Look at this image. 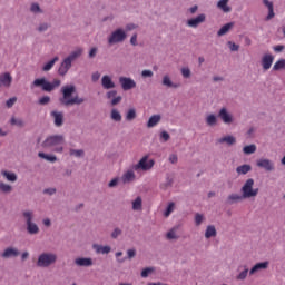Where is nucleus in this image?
<instances>
[{"label": "nucleus", "instance_id": "f257e3e1", "mask_svg": "<svg viewBox=\"0 0 285 285\" xmlns=\"http://www.w3.org/2000/svg\"><path fill=\"white\" fill-rule=\"evenodd\" d=\"M76 90L77 88L75 87V85H68L61 88L62 98L60 99V102L62 104V106H81V104H83L85 99L79 98V96L70 98L72 97V95H75Z\"/></svg>", "mask_w": 285, "mask_h": 285}, {"label": "nucleus", "instance_id": "f03ea898", "mask_svg": "<svg viewBox=\"0 0 285 285\" xmlns=\"http://www.w3.org/2000/svg\"><path fill=\"white\" fill-rule=\"evenodd\" d=\"M65 142L66 140L61 135L49 136L42 142V148H51L53 153H63Z\"/></svg>", "mask_w": 285, "mask_h": 285}, {"label": "nucleus", "instance_id": "7ed1b4c3", "mask_svg": "<svg viewBox=\"0 0 285 285\" xmlns=\"http://www.w3.org/2000/svg\"><path fill=\"white\" fill-rule=\"evenodd\" d=\"M59 86H61V80L59 79H55L50 82L46 80V78H38L32 82L31 88H42L45 92H52V90L59 88Z\"/></svg>", "mask_w": 285, "mask_h": 285}, {"label": "nucleus", "instance_id": "20e7f679", "mask_svg": "<svg viewBox=\"0 0 285 285\" xmlns=\"http://www.w3.org/2000/svg\"><path fill=\"white\" fill-rule=\"evenodd\" d=\"M253 186H255L253 178H248L243 185L240 191L245 199H250V197H257L259 195V188H253Z\"/></svg>", "mask_w": 285, "mask_h": 285}, {"label": "nucleus", "instance_id": "39448f33", "mask_svg": "<svg viewBox=\"0 0 285 285\" xmlns=\"http://www.w3.org/2000/svg\"><path fill=\"white\" fill-rule=\"evenodd\" d=\"M57 262V254L52 253H42L38 257L37 266L40 268H48V266H52Z\"/></svg>", "mask_w": 285, "mask_h": 285}, {"label": "nucleus", "instance_id": "423d86ee", "mask_svg": "<svg viewBox=\"0 0 285 285\" xmlns=\"http://www.w3.org/2000/svg\"><path fill=\"white\" fill-rule=\"evenodd\" d=\"M22 215L27 222V230L29 235H37L39 233V226L32 223V217H35V214L30 210H26L22 213Z\"/></svg>", "mask_w": 285, "mask_h": 285}, {"label": "nucleus", "instance_id": "0eeeda50", "mask_svg": "<svg viewBox=\"0 0 285 285\" xmlns=\"http://www.w3.org/2000/svg\"><path fill=\"white\" fill-rule=\"evenodd\" d=\"M126 31H124V29H116L114 32H111V35L108 38V43L110 46L115 45V43H121L124 41H126Z\"/></svg>", "mask_w": 285, "mask_h": 285}, {"label": "nucleus", "instance_id": "6e6552de", "mask_svg": "<svg viewBox=\"0 0 285 285\" xmlns=\"http://www.w3.org/2000/svg\"><path fill=\"white\" fill-rule=\"evenodd\" d=\"M155 166V160H148V156H144L138 164L134 166V170H150Z\"/></svg>", "mask_w": 285, "mask_h": 285}, {"label": "nucleus", "instance_id": "1a4fd4ad", "mask_svg": "<svg viewBox=\"0 0 285 285\" xmlns=\"http://www.w3.org/2000/svg\"><path fill=\"white\" fill-rule=\"evenodd\" d=\"M119 83H120L122 90H132V88H137V82H135L132 80V78L120 77Z\"/></svg>", "mask_w": 285, "mask_h": 285}, {"label": "nucleus", "instance_id": "9d476101", "mask_svg": "<svg viewBox=\"0 0 285 285\" xmlns=\"http://www.w3.org/2000/svg\"><path fill=\"white\" fill-rule=\"evenodd\" d=\"M204 22H206V14L200 13L196 18H191L187 20V26L189 28H198L200 23H204Z\"/></svg>", "mask_w": 285, "mask_h": 285}, {"label": "nucleus", "instance_id": "9b49d317", "mask_svg": "<svg viewBox=\"0 0 285 285\" xmlns=\"http://www.w3.org/2000/svg\"><path fill=\"white\" fill-rule=\"evenodd\" d=\"M256 166H258V168H264V170H267V173H271V170H275V165L273 164V161L266 158L258 159Z\"/></svg>", "mask_w": 285, "mask_h": 285}, {"label": "nucleus", "instance_id": "f8f14e48", "mask_svg": "<svg viewBox=\"0 0 285 285\" xmlns=\"http://www.w3.org/2000/svg\"><path fill=\"white\" fill-rule=\"evenodd\" d=\"M70 68H72L71 60H69V58H65L63 61L61 62L59 69H58V73L61 77H66V75H68V70H70Z\"/></svg>", "mask_w": 285, "mask_h": 285}, {"label": "nucleus", "instance_id": "ddd939ff", "mask_svg": "<svg viewBox=\"0 0 285 285\" xmlns=\"http://www.w3.org/2000/svg\"><path fill=\"white\" fill-rule=\"evenodd\" d=\"M12 86V76L10 72L0 75V88H10Z\"/></svg>", "mask_w": 285, "mask_h": 285}, {"label": "nucleus", "instance_id": "4468645a", "mask_svg": "<svg viewBox=\"0 0 285 285\" xmlns=\"http://www.w3.org/2000/svg\"><path fill=\"white\" fill-rule=\"evenodd\" d=\"M50 115L53 118L55 126H57L58 128L63 126V112L53 110Z\"/></svg>", "mask_w": 285, "mask_h": 285}, {"label": "nucleus", "instance_id": "2eb2a0df", "mask_svg": "<svg viewBox=\"0 0 285 285\" xmlns=\"http://www.w3.org/2000/svg\"><path fill=\"white\" fill-rule=\"evenodd\" d=\"M101 86L105 90H112L115 88V81H112V78L108 75L104 76L101 78Z\"/></svg>", "mask_w": 285, "mask_h": 285}, {"label": "nucleus", "instance_id": "dca6fc26", "mask_svg": "<svg viewBox=\"0 0 285 285\" xmlns=\"http://www.w3.org/2000/svg\"><path fill=\"white\" fill-rule=\"evenodd\" d=\"M274 60L275 58L273 57V55H265L262 59V66L264 70H271V66H273Z\"/></svg>", "mask_w": 285, "mask_h": 285}, {"label": "nucleus", "instance_id": "f3484780", "mask_svg": "<svg viewBox=\"0 0 285 285\" xmlns=\"http://www.w3.org/2000/svg\"><path fill=\"white\" fill-rule=\"evenodd\" d=\"M218 117L222 119V121H224V124H233V116L228 114V110H226V108L220 109Z\"/></svg>", "mask_w": 285, "mask_h": 285}, {"label": "nucleus", "instance_id": "a211bd4d", "mask_svg": "<svg viewBox=\"0 0 285 285\" xmlns=\"http://www.w3.org/2000/svg\"><path fill=\"white\" fill-rule=\"evenodd\" d=\"M135 171L129 169L121 176V181L122 184H130V181H135Z\"/></svg>", "mask_w": 285, "mask_h": 285}, {"label": "nucleus", "instance_id": "6ab92c4d", "mask_svg": "<svg viewBox=\"0 0 285 285\" xmlns=\"http://www.w3.org/2000/svg\"><path fill=\"white\" fill-rule=\"evenodd\" d=\"M264 6L268 9V14L266 17V21H271L275 17L273 2L269 0H263Z\"/></svg>", "mask_w": 285, "mask_h": 285}, {"label": "nucleus", "instance_id": "aec40b11", "mask_svg": "<svg viewBox=\"0 0 285 285\" xmlns=\"http://www.w3.org/2000/svg\"><path fill=\"white\" fill-rule=\"evenodd\" d=\"M266 268H268V262L257 263L249 271V275H255V273H258V271H266Z\"/></svg>", "mask_w": 285, "mask_h": 285}, {"label": "nucleus", "instance_id": "412c9836", "mask_svg": "<svg viewBox=\"0 0 285 285\" xmlns=\"http://www.w3.org/2000/svg\"><path fill=\"white\" fill-rule=\"evenodd\" d=\"M18 255L19 250L17 248L9 247L2 253L1 257L8 259L9 257H18Z\"/></svg>", "mask_w": 285, "mask_h": 285}, {"label": "nucleus", "instance_id": "4be33fe9", "mask_svg": "<svg viewBox=\"0 0 285 285\" xmlns=\"http://www.w3.org/2000/svg\"><path fill=\"white\" fill-rule=\"evenodd\" d=\"M217 142L227 144V146H234V144H237V139L235 138V136H225L223 138H219Z\"/></svg>", "mask_w": 285, "mask_h": 285}, {"label": "nucleus", "instance_id": "5701e85b", "mask_svg": "<svg viewBox=\"0 0 285 285\" xmlns=\"http://www.w3.org/2000/svg\"><path fill=\"white\" fill-rule=\"evenodd\" d=\"M234 26V22H228L225 26H223L217 32L218 37H224V35H227V32H229Z\"/></svg>", "mask_w": 285, "mask_h": 285}, {"label": "nucleus", "instance_id": "b1692460", "mask_svg": "<svg viewBox=\"0 0 285 285\" xmlns=\"http://www.w3.org/2000/svg\"><path fill=\"white\" fill-rule=\"evenodd\" d=\"M159 121H161V116L159 115H154L149 118L148 122H147V127L148 128H155V126H157V124H159Z\"/></svg>", "mask_w": 285, "mask_h": 285}, {"label": "nucleus", "instance_id": "393cba45", "mask_svg": "<svg viewBox=\"0 0 285 285\" xmlns=\"http://www.w3.org/2000/svg\"><path fill=\"white\" fill-rule=\"evenodd\" d=\"M81 55H83V49L78 48V49H76L75 51H72V52L67 57V59L72 62V61H76L77 59H79V57H80Z\"/></svg>", "mask_w": 285, "mask_h": 285}, {"label": "nucleus", "instance_id": "a878e982", "mask_svg": "<svg viewBox=\"0 0 285 285\" xmlns=\"http://www.w3.org/2000/svg\"><path fill=\"white\" fill-rule=\"evenodd\" d=\"M243 199H245L243 194H232L227 197L228 204H236L237 202H243Z\"/></svg>", "mask_w": 285, "mask_h": 285}, {"label": "nucleus", "instance_id": "bb28decb", "mask_svg": "<svg viewBox=\"0 0 285 285\" xmlns=\"http://www.w3.org/2000/svg\"><path fill=\"white\" fill-rule=\"evenodd\" d=\"M250 170H253V167H250V165H242L236 168V173L238 175H248Z\"/></svg>", "mask_w": 285, "mask_h": 285}, {"label": "nucleus", "instance_id": "cd10ccee", "mask_svg": "<svg viewBox=\"0 0 285 285\" xmlns=\"http://www.w3.org/2000/svg\"><path fill=\"white\" fill-rule=\"evenodd\" d=\"M205 237L206 239H210V237H217V229L215 228V226L213 225L207 226V229L205 232Z\"/></svg>", "mask_w": 285, "mask_h": 285}, {"label": "nucleus", "instance_id": "c85d7f7f", "mask_svg": "<svg viewBox=\"0 0 285 285\" xmlns=\"http://www.w3.org/2000/svg\"><path fill=\"white\" fill-rule=\"evenodd\" d=\"M75 264L77 266H92V259L91 258H77L75 261Z\"/></svg>", "mask_w": 285, "mask_h": 285}, {"label": "nucleus", "instance_id": "c756f323", "mask_svg": "<svg viewBox=\"0 0 285 285\" xmlns=\"http://www.w3.org/2000/svg\"><path fill=\"white\" fill-rule=\"evenodd\" d=\"M57 61H59V57H55V58L51 59L49 62H47V63L42 67L43 72H48L49 70H52V68H55V63H57Z\"/></svg>", "mask_w": 285, "mask_h": 285}, {"label": "nucleus", "instance_id": "7c9ffc66", "mask_svg": "<svg viewBox=\"0 0 285 285\" xmlns=\"http://www.w3.org/2000/svg\"><path fill=\"white\" fill-rule=\"evenodd\" d=\"M163 86H167V88H179V85L173 83L169 76L163 77Z\"/></svg>", "mask_w": 285, "mask_h": 285}, {"label": "nucleus", "instance_id": "2f4dec72", "mask_svg": "<svg viewBox=\"0 0 285 285\" xmlns=\"http://www.w3.org/2000/svg\"><path fill=\"white\" fill-rule=\"evenodd\" d=\"M38 157H40L41 159H46L47 161H51L52 164L57 161V156L48 155L43 151L38 153Z\"/></svg>", "mask_w": 285, "mask_h": 285}, {"label": "nucleus", "instance_id": "473e14b6", "mask_svg": "<svg viewBox=\"0 0 285 285\" xmlns=\"http://www.w3.org/2000/svg\"><path fill=\"white\" fill-rule=\"evenodd\" d=\"M94 248H96V253H101V255L110 253V246L95 245Z\"/></svg>", "mask_w": 285, "mask_h": 285}, {"label": "nucleus", "instance_id": "72a5a7b5", "mask_svg": "<svg viewBox=\"0 0 285 285\" xmlns=\"http://www.w3.org/2000/svg\"><path fill=\"white\" fill-rule=\"evenodd\" d=\"M218 8L223 10V12H230V7H228V0H220L217 3Z\"/></svg>", "mask_w": 285, "mask_h": 285}, {"label": "nucleus", "instance_id": "f704fd0d", "mask_svg": "<svg viewBox=\"0 0 285 285\" xmlns=\"http://www.w3.org/2000/svg\"><path fill=\"white\" fill-rule=\"evenodd\" d=\"M256 151H257V146L255 145H248L243 148V153L245 155H253Z\"/></svg>", "mask_w": 285, "mask_h": 285}, {"label": "nucleus", "instance_id": "c9c22d12", "mask_svg": "<svg viewBox=\"0 0 285 285\" xmlns=\"http://www.w3.org/2000/svg\"><path fill=\"white\" fill-rule=\"evenodd\" d=\"M1 175L6 177L8 181H17V174L10 171H2Z\"/></svg>", "mask_w": 285, "mask_h": 285}, {"label": "nucleus", "instance_id": "e433bc0d", "mask_svg": "<svg viewBox=\"0 0 285 285\" xmlns=\"http://www.w3.org/2000/svg\"><path fill=\"white\" fill-rule=\"evenodd\" d=\"M10 124L11 126H18V128H23V126H26V124L21 118H14V117L11 118Z\"/></svg>", "mask_w": 285, "mask_h": 285}, {"label": "nucleus", "instance_id": "4c0bfd02", "mask_svg": "<svg viewBox=\"0 0 285 285\" xmlns=\"http://www.w3.org/2000/svg\"><path fill=\"white\" fill-rule=\"evenodd\" d=\"M273 70H285V59L275 62Z\"/></svg>", "mask_w": 285, "mask_h": 285}, {"label": "nucleus", "instance_id": "58836bf2", "mask_svg": "<svg viewBox=\"0 0 285 285\" xmlns=\"http://www.w3.org/2000/svg\"><path fill=\"white\" fill-rule=\"evenodd\" d=\"M0 190H1V193H12V186H10L3 181H0Z\"/></svg>", "mask_w": 285, "mask_h": 285}, {"label": "nucleus", "instance_id": "ea45409f", "mask_svg": "<svg viewBox=\"0 0 285 285\" xmlns=\"http://www.w3.org/2000/svg\"><path fill=\"white\" fill-rule=\"evenodd\" d=\"M206 124L207 126H215V124H217V117L213 114L207 116Z\"/></svg>", "mask_w": 285, "mask_h": 285}, {"label": "nucleus", "instance_id": "a19ab883", "mask_svg": "<svg viewBox=\"0 0 285 285\" xmlns=\"http://www.w3.org/2000/svg\"><path fill=\"white\" fill-rule=\"evenodd\" d=\"M132 210H141V197H137L132 202Z\"/></svg>", "mask_w": 285, "mask_h": 285}, {"label": "nucleus", "instance_id": "79ce46f5", "mask_svg": "<svg viewBox=\"0 0 285 285\" xmlns=\"http://www.w3.org/2000/svg\"><path fill=\"white\" fill-rule=\"evenodd\" d=\"M137 118V111L135 109H129L126 116L127 121H132Z\"/></svg>", "mask_w": 285, "mask_h": 285}, {"label": "nucleus", "instance_id": "37998d69", "mask_svg": "<svg viewBox=\"0 0 285 285\" xmlns=\"http://www.w3.org/2000/svg\"><path fill=\"white\" fill-rule=\"evenodd\" d=\"M69 155H71V157H83V150L82 149H70Z\"/></svg>", "mask_w": 285, "mask_h": 285}, {"label": "nucleus", "instance_id": "c03bdc74", "mask_svg": "<svg viewBox=\"0 0 285 285\" xmlns=\"http://www.w3.org/2000/svg\"><path fill=\"white\" fill-rule=\"evenodd\" d=\"M167 239H179V236H177V228H173L167 233Z\"/></svg>", "mask_w": 285, "mask_h": 285}, {"label": "nucleus", "instance_id": "a18cd8bd", "mask_svg": "<svg viewBox=\"0 0 285 285\" xmlns=\"http://www.w3.org/2000/svg\"><path fill=\"white\" fill-rule=\"evenodd\" d=\"M111 119L114 121H121V114L117 109L111 110Z\"/></svg>", "mask_w": 285, "mask_h": 285}, {"label": "nucleus", "instance_id": "49530a36", "mask_svg": "<svg viewBox=\"0 0 285 285\" xmlns=\"http://www.w3.org/2000/svg\"><path fill=\"white\" fill-rule=\"evenodd\" d=\"M175 210V203H169L165 212V217H170V214Z\"/></svg>", "mask_w": 285, "mask_h": 285}, {"label": "nucleus", "instance_id": "de8ad7c7", "mask_svg": "<svg viewBox=\"0 0 285 285\" xmlns=\"http://www.w3.org/2000/svg\"><path fill=\"white\" fill-rule=\"evenodd\" d=\"M38 104L40 106H46V105L50 104V96H43L42 98H40L38 100Z\"/></svg>", "mask_w": 285, "mask_h": 285}, {"label": "nucleus", "instance_id": "09e8293b", "mask_svg": "<svg viewBox=\"0 0 285 285\" xmlns=\"http://www.w3.org/2000/svg\"><path fill=\"white\" fill-rule=\"evenodd\" d=\"M155 271V268L153 267H147L145 269H142L141 272V277L146 278L150 275V273H153Z\"/></svg>", "mask_w": 285, "mask_h": 285}, {"label": "nucleus", "instance_id": "8fccbe9b", "mask_svg": "<svg viewBox=\"0 0 285 285\" xmlns=\"http://www.w3.org/2000/svg\"><path fill=\"white\" fill-rule=\"evenodd\" d=\"M246 277H248V268H245L243 272H240L237 276V279L244 281Z\"/></svg>", "mask_w": 285, "mask_h": 285}, {"label": "nucleus", "instance_id": "3c124183", "mask_svg": "<svg viewBox=\"0 0 285 285\" xmlns=\"http://www.w3.org/2000/svg\"><path fill=\"white\" fill-rule=\"evenodd\" d=\"M181 75H183L184 79H189V77H190V69L186 68V67L181 68Z\"/></svg>", "mask_w": 285, "mask_h": 285}, {"label": "nucleus", "instance_id": "603ef678", "mask_svg": "<svg viewBox=\"0 0 285 285\" xmlns=\"http://www.w3.org/2000/svg\"><path fill=\"white\" fill-rule=\"evenodd\" d=\"M14 104H17V97H12L9 100H7V102H6L7 108H12L14 106Z\"/></svg>", "mask_w": 285, "mask_h": 285}, {"label": "nucleus", "instance_id": "864d4df0", "mask_svg": "<svg viewBox=\"0 0 285 285\" xmlns=\"http://www.w3.org/2000/svg\"><path fill=\"white\" fill-rule=\"evenodd\" d=\"M228 46H229V50H232V52H237V50H239V45H236L235 42L229 41Z\"/></svg>", "mask_w": 285, "mask_h": 285}, {"label": "nucleus", "instance_id": "5fc2aeb1", "mask_svg": "<svg viewBox=\"0 0 285 285\" xmlns=\"http://www.w3.org/2000/svg\"><path fill=\"white\" fill-rule=\"evenodd\" d=\"M202 222H204V216L200 214H196V216H195L196 226H200Z\"/></svg>", "mask_w": 285, "mask_h": 285}, {"label": "nucleus", "instance_id": "6e6d98bb", "mask_svg": "<svg viewBox=\"0 0 285 285\" xmlns=\"http://www.w3.org/2000/svg\"><path fill=\"white\" fill-rule=\"evenodd\" d=\"M153 71L151 70H142L141 71V77L144 78V79H146V78H151L153 77Z\"/></svg>", "mask_w": 285, "mask_h": 285}, {"label": "nucleus", "instance_id": "4d7b16f0", "mask_svg": "<svg viewBox=\"0 0 285 285\" xmlns=\"http://www.w3.org/2000/svg\"><path fill=\"white\" fill-rule=\"evenodd\" d=\"M117 104H121V96H116L111 100V106H117Z\"/></svg>", "mask_w": 285, "mask_h": 285}, {"label": "nucleus", "instance_id": "13d9d810", "mask_svg": "<svg viewBox=\"0 0 285 285\" xmlns=\"http://www.w3.org/2000/svg\"><path fill=\"white\" fill-rule=\"evenodd\" d=\"M31 12H41V8L39 7L38 3L31 4Z\"/></svg>", "mask_w": 285, "mask_h": 285}, {"label": "nucleus", "instance_id": "bf43d9fd", "mask_svg": "<svg viewBox=\"0 0 285 285\" xmlns=\"http://www.w3.org/2000/svg\"><path fill=\"white\" fill-rule=\"evenodd\" d=\"M120 235H121V229L116 228V229L112 232L111 237H112L114 239H117V237H119Z\"/></svg>", "mask_w": 285, "mask_h": 285}, {"label": "nucleus", "instance_id": "052dcab7", "mask_svg": "<svg viewBox=\"0 0 285 285\" xmlns=\"http://www.w3.org/2000/svg\"><path fill=\"white\" fill-rule=\"evenodd\" d=\"M117 97V90H111L107 92V99H114Z\"/></svg>", "mask_w": 285, "mask_h": 285}, {"label": "nucleus", "instance_id": "680f3d73", "mask_svg": "<svg viewBox=\"0 0 285 285\" xmlns=\"http://www.w3.org/2000/svg\"><path fill=\"white\" fill-rule=\"evenodd\" d=\"M100 78H101V73H99V71L94 72L92 76H91V80L94 82H97V80L100 79Z\"/></svg>", "mask_w": 285, "mask_h": 285}, {"label": "nucleus", "instance_id": "e2e57ef3", "mask_svg": "<svg viewBox=\"0 0 285 285\" xmlns=\"http://www.w3.org/2000/svg\"><path fill=\"white\" fill-rule=\"evenodd\" d=\"M46 30H48V23H41L38 27V32H46Z\"/></svg>", "mask_w": 285, "mask_h": 285}, {"label": "nucleus", "instance_id": "0e129e2a", "mask_svg": "<svg viewBox=\"0 0 285 285\" xmlns=\"http://www.w3.org/2000/svg\"><path fill=\"white\" fill-rule=\"evenodd\" d=\"M161 139H164V141H168V139H170V134H168L167 131H163L160 134Z\"/></svg>", "mask_w": 285, "mask_h": 285}, {"label": "nucleus", "instance_id": "69168bd1", "mask_svg": "<svg viewBox=\"0 0 285 285\" xmlns=\"http://www.w3.org/2000/svg\"><path fill=\"white\" fill-rule=\"evenodd\" d=\"M177 160H178L177 155L171 154V155L169 156V161H170V164H177Z\"/></svg>", "mask_w": 285, "mask_h": 285}, {"label": "nucleus", "instance_id": "338daca9", "mask_svg": "<svg viewBox=\"0 0 285 285\" xmlns=\"http://www.w3.org/2000/svg\"><path fill=\"white\" fill-rule=\"evenodd\" d=\"M284 49H285L284 45H278L274 47L275 52H283Z\"/></svg>", "mask_w": 285, "mask_h": 285}, {"label": "nucleus", "instance_id": "774afa93", "mask_svg": "<svg viewBox=\"0 0 285 285\" xmlns=\"http://www.w3.org/2000/svg\"><path fill=\"white\" fill-rule=\"evenodd\" d=\"M131 46H137V33H134L130 39Z\"/></svg>", "mask_w": 285, "mask_h": 285}]
</instances>
